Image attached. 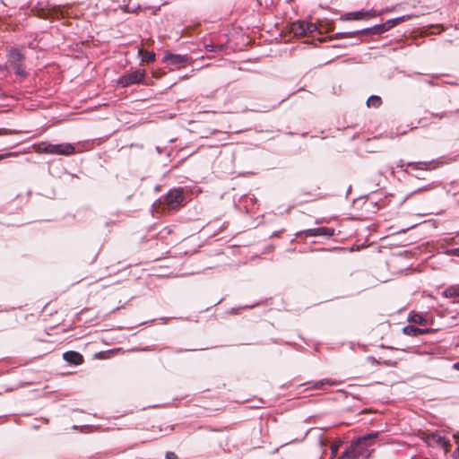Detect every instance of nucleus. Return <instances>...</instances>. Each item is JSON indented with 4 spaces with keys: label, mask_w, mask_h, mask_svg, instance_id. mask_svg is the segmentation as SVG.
<instances>
[{
    "label": "nucleus",
    "mask_w": 459,
    "mask_h": 459,
    "mask_svg": "<svg viewBox=\"0 0 459 459\" xmlns=\"http://www.w3.org/2000/svg\"><path fill=\"white\" fill-rule=\"evenodd\" d=\"M36 151L39 153L68 156L75 152V148L71 143L52 144L43 142L36 146Z\"/></svg>",
    "instance_id": "nucleus-1"
},
{
    "label": "nucleus",
    "mask_w": 459,
    "mask_h": 459,
    "mask_svg": "<svg viewBox=\"0 0 459 459\" xmlns=\"http://www.w3.org/2000/svg\"><path fill=\"white\" fill-rule=\"evenodd\" d=\"M8 65L11 66L18 76L26 77L27 74L23 68V55L17 49H11L7 55Z\"/></svg>",
    "instance_id": "nucleus-2"
},
{
    "label": "nucleus",
    "mask_w": 459,
    "mask_h": 459,
    "mask_svg": "<svg viewBox=\"0 0 459 459\" xmlns=\"http://www.w3.org/2000/svg\"><path fill=\"white\" fill-rule=\"evenodd\" d=\"M146 76L145 70L138 69L123 74L117 80V84L123 88L141 83Z\"/></svg>",
    "instance_id": "nucleus-3"
},
{
    "label": "nucleus",
    "mask_w": 459,
    "mask_h": 459,
    "mask_svg": "<svg viewBox=\"0 0 459 459\" xmlns=\"http://www.w3.org/2000/svg\"><path fill=\"white\" fill-rule=\"evenodd\" d=\"M165 204L169 210H178L185 204V195L181 189L170 190L165 196Z\"/></svg>",
    "instance_id": "nucleus-4"
},
{
    "label": "nucleus",
    "mask_w": 459,
    "mask_h": 459,
    "mask_svg": "<svg viewBox=\"0 0 459 459\" xmlns=\"http://www.w3.org/2000/svg\"><path fill=\"white\" fill-rule=\"evenodd\" d=\"M381 12H377L375 10H368V11H357V12H351L343 14L342 16V20L344 21H358V20H369L371 18L377 17L381 15Z\"/></svg>",
    "instance_id": "nucleus-5"
},
{
    "label": "nucleus",
    "mask_w": 459,
    "mask_h": 459,
    "mask_svg": "<svg viewBox=\"0 0 459 459\" xmlns=\"http://www.w3.org/2000/svg\"><path fill=\"white\" fill-rule=\"evenodd\" d=\"M426 442L429 446H440L445 449V453H448L450 448V441L446 439V437L437 434V433H431L427 436Z\"/></svg>",
    "instance_id": "nucleus-6"
},
{
    "label": "nucleus",
    "mask_w": 459,
    "mask_h": 459,
    "mask_svg": "<svg viewBox=\"0 0 459 459\" xmlns=\"http://www.w3.org/2000/svg\"><path fill=\"white\" fill-rule=\"evenodd\" d=\"M164 61L169 62L171 65L180 66H186L189 61V57L186 55H177L168 53L164 56Z\"/></svg>",
    "instance_id": "nucleus-7"
},
{
    "label": "nucleus",
    "mask_w": 459,
    "mask_h": 459,
    "mask_svg": "<svg viewBox=\"0 0 459 459\" xmlns=\"http://www.w3.org/2000/svg\"><path fill=\"white\" fill-rule=\"evenodd\" d=\"M304 233H305L306 237H316V236L332 237L334 234V230L326 228V227H320V228H316V229L307 230Z\"/></svg>",
    "instance_id": "nucleus-8"
},
{
    "label": "nucleus",
    "mask_w": 459,
    "mask_h": 459,
    "mask_svg": "<svg viewBox=\"0 0 459 459\" xmlns=\"http://www.w3.org/2000/svg\"><path fill=\"white\" fill-rule=\"evenodd\" d=\"M63 359L72 365H81L83 363V357L81 353L74 351H69L63 354Z\"/></svg>",
    "instance_id": "nucleus-9"
},
{
    "label": "nucleus",
    "mask_w": 459,
    "mask_h": 459,
    "mask_svg": "<svg viewBox=\"0 0 459 459\" xmlns=\"http://www.w3.org/2000/svg\"><path fill=\"white\" fill-rule=\"evenodd\" d=\"M408 321L420 325H427L430 323L427 315L411 311L408 315Z\"/></svg>",
    "instance_id": "nucleus-10"
},
{
    "label": "nucleus",
    "mask_w": 459,
    "mask_h": 459,
    "mask_svg": "<svg viewBox=\"0 0 459 459\" xmlns=\"http://www.w3.org/2000/svg\"><path fill=\"white\" fill-rule=\"evenodd\" d=\"M433 330L429 328L420 329L414 325H406L403 328V333L409 336H418L420 334L432 333Z\"/></svg>",
    "instance_id": "nucleus-11"
},
{
    "label": "nucleus",
    "mask_w": 459,
    "mask_h": 459,
    "mask_svg": "<svg viewBox=\"0 0 459 459\" xmlns=\"http://www.w3.org/2000/svg\"><path fill=\"white\" fill-rule=\"evenodd\" d=\"M290 30L296 36L307 35L305 21L293 22L290 25Z\"/></svg>",
    "instance_id": "nucleus-12"
},
{
    "label": "nucleus",
    "mask_w": 459,
    "mask_h": 459,
    "mask_svg": "<svg viewBox=\"0 0 459 459\" xmlns=\"http://www.w3.org/2000/svg\"><path fill=\"white\" fill-rule=\"evenodd\" d=\"M138 56L141 57L143 63H151L155 60V53L145 51L143 48L138 50Z\"/></svg>",
    "instance_id": "nucleus-13"
},
{
    "label": "nucleus",
    "mask_w": 459,
    "mask_h": 459,
    "mask_svg": "<svg viewBox=\"0 0 459 459\" xmlns=\"http://www.w3.org/2000/svg\"><path fill=\"white\" fill-rule=\"evenodd\" d=\"M443 296L447 299L459 298V285H452L443 291Z\"/></svg>",
    "instance_id": "nucleus-14"
},
{
    "label": "nucleus",
    "mask_w": 459,
    "mask_h": 459,
    "mask_svg": "<svg viewBox=\"0 0 459 459\" xmlns=\"http://www.w3.org/2000/svg\"><path fill=\"white\" fill-rule=\"evenodd\" d=\"M378 437V433L375 432V433H370V434H367L365 436H362L359 438H357L356 440H353L351 442V445H354L355 446V449H357V447L362 444L363 442L367 441V440H369V439H375Z\"/></svg>",
    "instance_id": "nucleus-15"
},
{
    "label": "nucleus",
    "mask_w": 459,
    "mask_h": 459,
    "mask_svg": "<svg viewBox=\"0 0 459 459\" xmlns=\"http://www.w3.org/2000/svg\"><path fill=\"white\" fill-rule=\"evenodd\" d=\"M381 105H382V100L377 95H372L367 100L368 108H378Z\"/></svg>",
    "instance_id": "nucleus-16"
},
{
    "label": "nucleus",
    "mask_w": 459,
    "mask_h": 459,
    "mask_svg": "<svg viewBox=\"0 0 459 459\" xmlns=\"http://www.w3.org/2000/svg\"><path fill=\"white\" fill-rule=\"evenodd\" d=\"M355 446L351 445V446L348 449H346L338 459H355Z\"/></svg>",
    "instance_id": "nucleus-17"
},
{
    "label": "nucleus",
    "mask_w": 459,
    "mask_h": 459,
    "mask_svg": "<svg viewBox=\"0 0 459 459\" xmlns=\"http://www.w3.org/2000/svg\"><path fill=\"white\" fill-rule=\"evenodd\" d=\"M368 31H369L372 34H380V33L385 32L387 30H386V28L385 27V24L383 23V24L376 25V26L368 29Z\"/></svg>",
    "instance_id": "nucleus-18"
},
{
    "label": "nucleus",
    "mask_w": 459,
    "mask_h": 459,
    "mask_svg": "<svg viewBox=\"0 0 459 459\" xmlns=\"http://www.w3.org/2000/svg\"><path fill=\"white\" fill-rule=\"evenodd\" d=\"M305 26H306V32H307V34L313 33L314 31H316L317 30V24L316 23H313V22H306L305 21Z\"/></svg>",
    "instance_id": "nucleus-19"
},
{
    "label": "nucleus",
    "mask_w": 459,
    "mask_h": 459,
    "mask_svg": "<svg viewBox=\"0 0 459 459\" xmlns=\"http://www.w3.org/2000/svg\"><path fill=\"white\" fill-rule=\"evenodd\" d=\"M325 383V384H327V385H331L337 384V382H336V381H334V380H332V379H325V380H323V381L317 382V383L316 384V385H315V386H316V388H318V387H320L322 385H324Z\"/></svg>",
    "instance_id": "nucleus-20"
},
{
    "label": "nucleus",
    "mask_w": 459,
    "mask_h": 459,
    "mask_svg": "<svg viewBox=\"0 0 459 459\" xmlns=\"http://www.w3.org/2000/svg\"><path fill=\"white\" fill-rule=\"evenodd\" d=\"M411 18L410 15H403L401 17L394 18V22L395 25H398L399 23L405 22Z\"/></svg>",
    "instance_id": "nucleus-21"
},
{
    "label": "nucleus",
    "mask_w": 459,
    "mask_h": 459,
    "mask_svg": "<svg viewBox=\"0 0 459 459\" xmlns=\"http://www.w3.org/2000/svg\"><path fill=\"white\" fill-rule=\"evenodd\" d=\"M384 24H385V27L386 28V30H389L393 27L396 26L394 24V19L387 20Z\"/></svg>",
    "instance_id": "nucleus-22"
},
{
    "label": "nucleus",
    "mask_w": 459,
    "mask_h": 459,
    "mask_svg": "<svg viewBox=\"0 0 459 459\" xmlns=\"http://www.w3.org/2000/svg\"><path fill=\"white\" fill-rule=\"evenodd\" d=\"M167 459H177V455L174 452H167L166 454Z\"/></svg>",
    "instance_id": "nucleus-23"
},
{
    "label": "nucleus",
    "mask_w": 459,
    "mask_h": 459,
    "mask_svg": "<svg viewBox=\"0 0 459 459\" xmlns=\"http://www.w3.org/2000/svg\"><path fill=\"white\" fill-rule=\"evenodd\" d=\"M13 155H14V153H13V152L0 154V160H4L5 158H8V157L13 156Z\"/></svg>",
    "instance_id": "nucleus-24"
},
{
    "label": "nucleus",
    "mask_w": 459,
    "mask_h": 459,
    "mask_svg": "<svg viewBox=\"0 0 459 459\" xmlns=\"http://www.w3.org/2000/svg\"><path fill=\"white\" fill-rule=\"evenodd\" d=\"M8 134L7 130L4 128H0V136L6 135Z\"/></svg>",
    "instance_id": "nucleus-25"
},
{
    "label": "nucleus",
    "mask_w": 459,
    "mask_h": 459,
    "mask_svg": "<svg viewBox=\"0 0 459 459\" xmlns=\"http://www.w3.org/2000/svg\"><path fill=\"white\" fill-rule=\"evenodd\" d=\"M453 368H454L455 369H456V370H459V361H458V362H456V363H455V364L453 365Z\"/></svg>",
    "instance_id": "nucleus-26"
},
{
    "label": "nucleus",
    "mask_w": 459,
    "mask_h": 459,
    "mask_svg": "<svg viewBox=\"0 0 459 459\" xmlns=\"http://www.w3.org/2000/svg\"><path fill=\"white\" fill-rule=\"evenodd\" d=\"M454 254L457 256H459V247L458 248H455L454 249Z\"/></svg>",
    "instance_id": "nucleus-27"
},
{
    "label": "nucleus",
    "mask_w": 459,
    "mask_h": 459,
    "mask_svg": "<svg viewBox=\"0 0 459 459\" xmlns=\"http://www.w3.org/2000/svg\"><path fill=\"white\" fill-rule=\"evenodd\" d=\"M455 453L457 454V457L459 458V446L457 447V449Z\"/></svg>",
    "instance_id": "nucleus-28"
}]
</instances>
